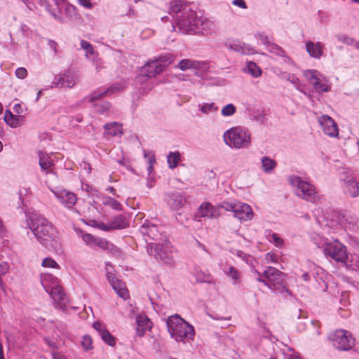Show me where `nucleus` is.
<instances>
[{"label": "nucleus", "instance_id": "obj_3", "mask_svg": "<svg viewBox=\"0 0 359 359\" xmlns=\"http://www.w3.org/2000/svg\"><path fill=\"white\" fill-rule=\"evenodd\" d=\"M166 325L170 336L177 341L191 339L194 336V327L177 314L170 316L166 320Z\"/></svg>", "mask_w": 359, "mask_h": 359}, {"label": "nucleus", "instance_id": "obj_39", "mask_svg": "<svg viewBox=\"0 0 359 359\" xmlns=\"http://www.w3.org/2000/svg\"><path fill=\"white\" fill-rule=\"evenodd\" d=\"M230 48L233 51L241 54H250L252 53V49L244 43H234L231 45Z\"/></svg>", "mask_w": 359, "mask_h": 359}, {"label": "nucleus", "instance_id": "obj_18", "mask_svg": "<svg viewBox=\"0 0 359 359\" xmlns=\"http://www.w3.org/2000/svg\"><path fill=\"white\" fill-rule=\"evenodd\" d=\"M343 189L345 194L352 198L359 196V183L353 177H348L342 180Z\"/></svg>", "mask_w": 359, "mask_h": 359}, {"label": "nucleus", "instance_id": "obj_26", "mask_svg": "<svg viewBox=\"0 0 359 359\" xmlns=\"http://www.w3.org/2000/svg\"><path fill=\"white\" fill-rule=\"evenodd\" d=\"M306 51L309 55L314 58H320L323 55V45L320 43H313L312 41H308L306 43Z\"/></svg>", "mask_w": 359, "mask_h": 359}, {"label": "nucleus", "instance_id": "obj_28", "mask_svg": "<svg viewBox=\"0 0 359 359\" xmlns=\"http://www.w3.org/2000/svg\"><path fill=\"white\" fill-rule=\"evenodd\" d=\"M141 231L153 240H158L161 236L158 227L155 224L145 223L141 226Z\"/></svg>", "mask_w": 359, "mask_h": 359}, {"label": "nucleus", "instance_id": "obj_45", "mask_svg": "<svg viewBox=\"0 0 359 359\" xmlns=\"http://www.w3.org/2000/svg\"><path fill=\"white\" fill-rule=\"evenodd\" d=\"M200 110L205 114H209L210 112H215L218 110V107H217L214 102L212 103H204L201 107Z\"/></svg>", "mask_w": 359, "mask_h": 359}, {"label": "nucleus", "instance_id": "obj_30", "mask_svg": "<svg viewBox=\"0 0 359 359\" xmlns=\"http://www.w3.org/2000/svg\"><path fill=\"white\" fill-rule=\"evenodd\" d=\"M23 117L19 115L13 114L9 110L5 112L4 121L12 128H18L22 125Z\"/></svg>", "mask_w": 359, "mask_h": 359}, {"label": "nucleus", "instance_id": "obj_42", "mask_svg": "<svg viewBox=\"0 0 359 359\" xmlns=\"http://www.w3.org/2000/svg\"><path fill=\"white\" fill-rule=\"evenodd\" d=\"M196 279L198 283H207L211 284L213 283V278L208 273H205L202 271H197L196 273Z\"/></svg>", "mask_w": 359, "mask_h": 359}, {"label": "nucleus", "instance_id": "obj_7", "mask_svg": "<svg viewBox=\"0 0 359 359\" xmlns=\"http://www.w3.org/2000/svg\"><path fill=\"white\" fill-rule=\"evenodd\" d=\"M170 63L171 58L169 55L160 57L156 60L147 62L140 69V74L137 77L138 81L142 82L147 77H154L162 72Z\"/></svg>", "mask_w": 359, "mask_h": 359}, {"label": "nucleus", "instance_id": "obj_25", "mask_svg": "<svg viewBox=\"0 0 359 359\" xmlns=\"http://www.w3.org/2000/svg\"><path fill=\"white\" fill-rule=\"evenodd\" d=\"M205 63L197 60H192L190 59H183L177 65V67L182 71H185L189 69H200L203 68Z\"/></svg>", "mask_w": 359, "mask_h": 359}, {"label": "nucleus", "instance_id": "obj_9", "mask_svg": "<svg viewBox=\"0 0 359 359\" xmlns=\"http://www.w3.org/2000/svg\"><path fill=\"white\" fill-rule=\"evenodd\" d=\"M333 346L340 351H348L355 346V339L351 334L344 330H337L330 335Z\"/></svg>", "mask_w": 359, "mask_h": 359}, {"label": "nucleus", "instance_id": "obj_6", "mask_svg": "<svg viewBox=\"0 0 359 359\" xmlns=\"http://www.w3.org/2000/svg\"><path fill=\"white\" fill-rule=\"evenodd\" d=\"M263 276L267 279V287L278 293L285 292L288 296L292 294L284 283L285 274L272 266H267L263 272Z\"/></svg>", "mask_w": 359, "mask_h": 359}, {"label": "nucleus", "instance_id": "obj_48", "mask_svg": "<svg viewBox=\"0 0 359 359\" xmlns=\"http://www.w3.org/2000/svg\"><path fill=\"white\" fill-rule=\"evenodd\" d=\"M269 50L270 52L281 57L285 56V50L279 46L275 43L269 44Z\"/></svg>", "mask_w": 359, "mask_h": 359}, {"label": "nucleus", "instance_id": "obj_20", "mask_svg": "<svg viewBox=\"0 0 359 359\" xmlns=\"http://www.w3.org/2000/svg\"><path fill=\"white\" fill-rule=\"evenodd\" d=\"M196 28L194 34H209L215 32L217 29L216 25L212 21L203 18H198Z\"/></svg>", "mask_w": 359, "mask_h": 359}, {"label": "nucleus", "instance_id": "obj_64", "mask_svg": "<svg viewBox=\"0 0 359 359\" xmlns=\"http://www.w3.org/2000/svg\"><path fill=\"white\" fill-rule=\"evenodd\" d=\"M53 359H67L63 355L58 352H53Z\"/></svg>", "mask_w": 359, "mask_h": 359}, {"label": "nucleus", "instance_id": "obj_52", "mask_svg": "<svg viewBox=\"0 0 359 359\" xmlns=\"http://www.w3.org/2000/svg\"><path fill=\"white\" fill-rule=\"evenodd\" d=\"M287 80L289 81L291 83L294 84L297 90H301L302 85L300 83L299 79L294 74H289Z\"/></svg>", "mask_w": 359, "mask_h": 359}, {"label": "nucleus", "instance_id": "obj_10", "mask_svg": "<svg viewBox=\"0 0 359 359\" xmlns=\"http://www.w3.org/2000/svg\"><path fill=\"white\" fill-rule=\"evenodd\" d=\"M304 76L313 86V89L318 93L328 92L331 89V83L317 70L311 69L304 72Z\"/></svg>", "mask_w": 359, "mask_h": 359}, {"label": "nucleus", "instance_id": "obj_60", "mask_svg": "<svg viewBox=\"0 0 359 359\" xmlns=\"http://www.w3.org/2000/svg\"><path fill=\"white\" fill-rule=\"evenodd\" d=\"M93 327L99 332V334L102 333V331H104L106 330L104 326L98 322L93 323Z\"/></svg>", "mask_w": 359, "mask_h": 359}, {"label": "nucleus", "instance_id": "obj_32", "mask_svg": "<svg viewBox=\"0 0 359 359\" xmlns=\"http://www.w3.org/2000/svg\"><path fill=\"white\" fill-rule=\"evenodd\" d=\"M224 272L226 276L233 280V283L237 284L241 281V273L233 266H226L224 269Z\"/></svg>", "mask_w": 359, "mask_h": 359}, {"label": "nucleus", "instance_id": "obj_21", "mask_svg": "<svg viewBox=\"0 0 359 359\" xmlns=\"http://www.w3.org/2000/svg\"><path fill=\"white\" fill-rule=\"evenodd\" d=\"M57 6L59 12L64 13L69 20L76 21L79 20V13H77L76 7L73 5L62 1L57 3Z\"/></svg>", "mask_w": 359, "mask_h": 359}, {"label": "nucleus", "instance_id": "obj_35", "mask_svg": "<svg viewBox=\"0 0 359 359\" xmlns=\"http://www.w3.org/2000/svg\"><path fill=\"white\" fill-rule=\"evenodd\" d=\"M181 159V154L179 151L170 152L167 157L168 166L171 169L175 168Z\"/></svg>", "mask_w": 359, "mask_h": 359}, {"label": "nucleus", "instance_id": "obj_57", "mask_svg": "<svg viewBox=\"0 0 359 359\" xmlns=\"http://www.w3.org/2000/svg\"><path fill=\"white\" fill-rule=\"evenodd\" d=\"M47 10L48 11V12L51 14V15L57 20H58L59 22H64V19L60 16L59 15H57L55 11L53 10H51L50 9V5H48L47 7H46Z\"/></svg>", "mask_w": 359, "mask_h": 359}, {"label": "nucleus", "instance_id": "obj_4", "mask_svg": "<svg viewBox=\"0 0 359 359\" xmlns=\"http://www.w3.org/2000/svg\"><path fill=\"white\" fill-rule=\"evenodd\" d=\"M226 144L236 149L248 148L251 144V136L248 131L241 127H233L223 135Z\"/></svg>", "mask_w": 359, "mask_h": 359}, {"label": "nucleus", "instance_id": "obj_63", "mask_svg": "<svg viewBox=\"0 0 359 359\" xmlns=\"http://www.w3.org/2000/svg\"><path fill=\"white\" fill-rule=\"evenodd\" d=\"M79 4L82 5L83 6L90 8L92 7V4L90 2V0H78Z\"/></svg>", "mask_w": 359, "mask_h": 359}, {"label": "nucleus", "instance_id": "obj_44", "mask_svg": "<svg viewBox=\"0 0 359 359\" xmlns=\"http://www.w3.org/2000/svg\"><path fill=\"white\" fill-rule=\"evenodd\" d=\"M110 107L109 102L107 101H100L99 103H94L95 111L98 114H103L107 111Z\"/></svg>", "mask_w": 359, "mask_h": 359}, {"label": "nucleus", "instance_id": "obj_47", "mask_svg": "<svg viewBox=\"0 0 359 359\" xmlns=\"http://www.w3.org/2000/svg\"><path fill=\"white\" fill-rule=\"evenodd\" d=\"M236 111V107L233 104H228L222 108L221 114L223 116H230L233 115Z\"/></svg>", "mask_w": 359, "mask_h": 359}, {"label": "nucleus", "instance_id": "obj_54", "mask_svg": "<svg viewBox=\"0 0 359 359\" xmlns=\"http://www.w3.org/2000/svg\"><path fill=\"white\" fill-rule=\"evenodd\" d=\"M338 39L341 42L347 45H353L355 43V40L353 38H351L346 35L339 36Z\"/></svg>", "mask_w": 359, "mask_h": 359}, {"label": "nucleus", "instance_id": "obj_34", "mask_svg": "<svg viewBox=\"0 0 359 359\" xmlns=\"http://www.w3.org/2000/svg\"><path fill=\"white\" fill-rule=\"evenodd\" d=\"M39 165L43 170H48L53 165V161L50 157L45 153L39 152Z\"/></svg>", "mask_w": 359, "mask_h": 359}, {"label": "nucleus", "instance_id": "obj_36", "mask_svg": "<svg viewBox=\"0 0 359 359\" xmlns=\"http://www.w3.org/2000/svg\"><path fill=\"white\" fill-rule=\"evenodd\" d=\"M262 166L266 173H270L276 166V162L268 156L262 158Z\"/></svg>", "mask_w": 359, "mask_h": 359}, {"label": "nucleus", "instance_id": "obj_27", "mask_svg": "<svg viewBox=\"0 0 359 359\" xmlns=\"http://www.w3.org/2000/svg\"><path fill=\"white\" fill-rule=\"evenodd\" d=\"M111 230L123 229L129 226V222L127 217L123 215H116L109 221Z\"/></svg>", "mask_w": 359, "mask_h": 359}, {"label": "nucleus", "instance_id": "obj_40", "mask_svg": "<svg viewBox=\"0 0 359 359\" xmlns=\"http://www.w3.org/2000/svg\"><path fill=\"white\" fill-rule=\"evenodd\" d=\"M103 204L104 205L110 206L112 209L116 210H122V205L117 200L111 197L104 198Z\"/></svg>", "mask_w": 359, "mask_h": 359}, {"label": "nucleus", "instance_id": "obj_49", "mask_svg": "<svg viewBox=\"0 0 359 359\" xmlns=\"http://www.w3.org/2000/svg\"><path fill=\"white\" fill-rule=\"evenodd\" d=\"M235 205L236 202L222 201L217 205V208L218 210L219 208H223L227 211L233 212Z\"/></svg>", "mask_w": 359, "mask_h": 359}, {"label": "nucleus", "instance_id": "obj_58", "mask_svg": "<svg viewBox=\"0 0 359 359\" xmlns=\"http://www.w3.org/2000/svg\"><path fill=\"white\" fill-rule=\"evenodd\" d=\"M97 227L104 231H111V226L109 222L108 223L100 222L97 224Z\"/></svg>", "mask_w": 359, "mask_h": 359}, {"label": "nucleus", "instance_id": "obj_33", "mask_svg": "<svg viewBox=\"0 0 359 359\" xmlns=\"http://www.w3.org/2000/svg\"><path fill=\"white\" fill-rule=\"evenodd\" d=\"M244 72L250 74L255 78L259 77L262 73L261 68L252 61L247 62L246 67L244 69Z\"/></svg>", "mask_w": 359, "mask_h": 359}, {"label": "nucleus", "instance_id": "obj_31", "mask_svg": "<svg viewBox=\"0 0 359 359\" xmlns=\"http://www.w3.org/2000/svg\"><path fill=\"white\" fill-rule=\"evenodd\" d=\"M104 128L105 135L114 137L122 134L121 125L117 122L106 123Z\"/></svg>", "mask_w": 359, "mask_h": 359}, {"label": "nucleus", "instance_id": "obj_15", "mask_svg": "<svg viewBox=\"0 0 359 359\" xmlns=\"http://www.w3.org/2000/svg\"><path fill=\"white\" fill-rule=\"evenodd\" d=\"M233 212L234 213V217L240 220H250L253 217V212L251 207L246 203L239 201H236V205Z\"/></svg>", "mask_w": 359, "mask_h": 359}, {"label": "nucleus", "instance_id": "obj_8", "mask_svg": "<svg viewBox=\"0 0 359 359\" xmlns=\"http://www.w3.org/2000/svg\"><path fill=\"white\" fill-rule=\"evenodd\" d=\"M323 252L325 257L337 262L344 263L348 259L346 246L337 240L326 243L323 247Z\"/></svg>", "mask_w": 359, "mask_h": 359}, {"label": "nucleus", "instance_id": "obj_14", "mask_svg": "<svg viewBox=\"0 0 359 359\" xmlns=\"http://www.w3.org/2000/svg\"><path fill=\"white\" fill-rule=\"evenodd\" d=\"M107 276L109 282L116 294L123 299H127L129 297V294L125 283L111 273H107Z\"/></svg>", "mask_w": 359, "mask_h": 359}, {"label": "nucleus", "instance_id": "obj_22", "mask_svg": "<svg viewBox=\"0 0 359 359\" xmlns=\"http://www.w3.org/2000/svg\"><path fill=\"white\" fill-rule=\"evenodd\" d=\"M167 202L174 210L181 208L184 203L185 199L179 191H173L167 194Z\"/></svg>", "mask_w": 359, "mask_h": 359}, {"label": "nucleus", "instance_id": "obj_46", "mask_svg": "<svg viewBox=\"0 0 359 359\" xmlns=\"http://www.w3.org/2000/svg\"><path fill=\"white\" fill-rule=\"evenodd\" d=\"M108 95L106 92V90H97L96 91L93 92L89 97V102L91 103H94L95 101L101 99L102 97Z\"/></svg>", "mask_w": 359, "mask_h": 359}, {"label": "nucleus", "instance_id": "obj_19", "mask_svg": "<svg viewBox=\"0 0 359 359\" xmlns=\"http://www.w3.org/2000/svg\"><path fill=\"white\" fill-rule=\"evenodd\" d=\"M198 215L201 217L216 218L219 216V210L217 206L210 203L203 202L198 208Z\"/></svg>", "mask_w": 359, "mask_h": 359}, {"label": "nucleus", "instance_id": "obj_41", "mask_svg": "<svg viewBox=\"0 0 359 359\" xmlns=\"http://www.w3.org/2000/svg\"><path fill=\"white\" fill-rule=\"evenodd\" d=\"M102 339L108 345L111 346H114L116 344V339L114 336H112L107 330L104 331H102V333L100 334Z\"/></svg>", "mask_w": 359, "mask_h": 359}, {"label": "nucleus", "instance_id": "obj_59", "mask_svg": "<svg viewBox=\"0 0 359 359\" xmlns=\"http://www.w3.org/2000/svg\"><path fill=\"white\" fill-rule=\"evenodd\" d=\"M232 4L241 8L246 9L248 8L244 0H233Z\"/></svg>", "mask_w": 359, "mask_h": 359}, {"label": "nucleus", "instance_id": "obj_16", "mask_svg": "<svg viewBox=\"0 0 359 359\" xmlns=\"http://www.w3.org/2000/svg\"><path fill=\"white\" fill-rule=\"evenodd\" d=\"M57 200L66 208H72L77 201L76 196L67 190H60L58 191H53Z\"/></svg>", "mask_w": 359, "mask_h": 359}, {"label": "nucleus", "instance_id": "obj_13", "mask_svg": "<svg viewBox=\"0 0 359 359\" xmlns=\"http://www.w3.org/2000/svg\"><path fill=\"white\" fill-rule=\"evenodd\" d=\"M76 84V79L74 74L70 70L65 71L62 74L59 75L55 78L53 82V87H67L72 88Z\"/></svg>", "mask_w": 359, "mask_h": 359}, {"label": "nucleus", "instance_id": "obj_61", "mask_svg": "<svg viewBox=\"0 0 359 359\" xmlns=\"http://www.w3.org/2000/svg\"><path fill=\"white\" fill-rule=\"evenodd\" d=\"M266 259L267 260V262H276L277 256L274 254L267 253L266 255Z\"/></svg>", "mask_w": 359, "mask_h": 359}, {"label": "nucleus", "instance_id": "obj_29", "mask_svg": "<svg viewBox=\"0 0 359 359\" xmlns=\"http://www.w3.org/2000/svg\"><path fill=\"white\" fill-rule=\"evenodd\" d=\"M41 283L46 292H49L52 287L58 285L57 278L50 273L41 275Z\"/></svg>", "mask_w": 359, "mask_h": 359}, {"label": "nucleus", "instance_id": "obj_50", "mask_svg": "<svg viewBox=\"0 0 359 359\" xmlns=\"http://www.w3.org/2000/svg\"><path fill=\"white\" fill-rule=\"evenodd\" d=\"M92 342V338L88 335H85L83 337L81 345L86 351H88L93 348Z\"/></svg>", "mask_w": 359, "mask_h": 359}, {"label": "nucleus", "instance_id": "obj_56", "mask_svg": "<svg viewBox=\"0 0 359 359\" xmlns=\"http://www.w3.org/2000/svg\"><path fill=\"white\" fill-rule=\"evenodd\" d=\"M10 266L6 262H0V274L6 275L9 271Z\"/></svg>", "mask_w": 359, "mask_h": 359}, {"label": "nucleus", "instance_id": "obj_17", "mask_svg": "<svg viewBox=\"0 0 359 359\" xmlns=\"http://www.w3.org/2000/svg\"><path fill=\"white\" fill-rule=\"evenodd\" d=\"M148 252L156 259H161L165 264L170 266H175V260L173 257L163 252L161 250L159 245L156 244L155 246L149 245L148 248Z\"/></svg>", "mask_w": 359, "mask_h": 359}, {"label": "nucleus", "instance_id": "obj_37", "mask_svg": "<svg viewBox=\"0 0 359 359\" xmlns=\"http://www.w3.org/2000/svg\"><path fill=\"white\" fill-rule=\"evenodd\" d=\"M266 233V236L269 242L273 243L276 247H282L283 245V239L277 233H273L271 231H267Z\"/></svg>", "mask_w": 359, "mask_h": 359}, {"label": "nucleus", "instance_id": "obj_11", "mask_svg": "<svg viewBox=\"0 0 359 359\" xmlns=\"http://www.w3.org/2000/svg\"><path fill=\"white\" fill-rule=\"evenodd\" d=\"M318 123L325 135L332 137L338 136L337 124L331 117L327 115H322L318 118Z\"/></svg>", "mask_w": 359, "mask_h": 359}, {"label": "nucleus", "instance_id": "obj_23", "mask_svg": "<svg viewBox=\"0 0 359 359\" xmlns=\"http://www.w3.org/2000/svg\"><path fill=\"white\" fill-rule=\"evenodd\" d=\"M136 323V332L140 337H142L147 330H149L152 327V323L146 315L137 316Z\"/></svg>", "mask_w": 359, "mask_h": 359}, {"label": "nucleus", "instance_id": "obj_1", "mask_svg": "<svg viewBox=\"0 0 359 359\" xmlns=\"http://www.w3.org/2000/svg\"><path fill=\"white\" fill-rule=\"evenodd\" d=\"M27 226L45 248L56 253L62 252L59 232L46 218L36 215H32Z\"/></svg>", "mask_w": 359, "mask_h": 359}, {"label": "nucleus", "instance_id": "obj_53", "mask_svg": "<svg viewBox=\"0 0 359 359\" xmlns=\"http://www.w3.org/2000/svg\"><path fill=\"white\" fill-rule=\"evenodd\" d=\"M42 266L43 267H50V268H58L59 267L57 263L54 259H53L50 257H46L43 260Z\"/></svg>", "mask_w": 359, "mask_h": 359}, {"label": "nucleus", "instance_id": "obj_51", "mask_svg": "<svg viewBox=\"0 0 359 359\" xmlns=\"http://www.w3.org/2000/svg\"><path fill=\"white\" fill-rule=\"evenodd\" d=\"M81 46L83 49L86 50V55L94 54L93 46L88 41L82 40L81 41Z\"/></svg>", "mask_w": 359, "mask_h": 359}, {"label": "nucleus", "instance_id": "obj_5", "mask_svg": "<svg viewBox=\"0 0 359 359\" xmlns=\"http://www.w3.org/2000/svg\"><path fill=\"white\" fill-rule=\"evenodd\" d=\"M287 181L299 197L311 203H315L319 199L315 186L309 182L295 175L288 177Z\"/></svg>", "mask_w": 359, "mask_h": 359}, {"label": "nucleus", "instance_id": "obj_55", "mask_svg": "<svg viewBox=\"0 0 359 359\" xmlns=\"http://www.w3.org/2000/svg\"><path fill=\"white\" fill-rule=\"evenodd\" d=\"M15 76L18 79H23L27 76V71L24 67H19L15 70Z\"/></svg>", "mask_w": 359, "mask_h": 359}, {"label": "nucleus", "instance_id": "obj_12", "mask_svg": "<svg viewBox=\"0 0 359 359\" xmlns=\"http://www.w3.org/2000/svg\"><path fill=\"white\" fill-rule=\"evenodd\" d=\"M50 294L51 297L55 301L56 306L57 309H61L62 311L66 310L67 304L68 302V299L65 294L63 289L59 285H55L50 289L49 292H47Z\"/></svg>", "mask_w": 359, "mask_h": 359}, {"label": "nucleus", "instance_id": "obj_38", "mask_svg": "<svg viewBox=\"0 0 359 359\" xmlns=\"http://www.w3.org/2000/svg\"><path fill=\"white\" fill-rule=\"evenodd\" d=\"M103 250H107L109 253L116 257L121 258L123 257V253L121 249L108 241L107 245Z\"/></svg>", "mask_w": 359, "mask_h": 359}, {"label": "nucleus", "instance_id": "obj_2", "mask_svg": "<svg viewBox=\"0 0 359 359\" xmlns=\"http://www.w3.org/2000/svg\"><path fill=\"white\" fill-rule=\"evenodd\" d=\"M169 15L171 16L172 27L174 31L186 34H194L197 29L198 17L189 6L180 1L170 2Z\"/></svg>", "mask_w": 359, "mask_h": 359}, {"label": "nucleus", "instance_id": "obj_43", "mask_svg": "<svg viewBox=\"0 0 359 359\" xmlns=\"http://www.w3.org/2000/svg\"><path fill=\"white\" fill-rule=\"evenodd\" d=\"M125 82H120L112 84L105 90L108 95H111L121 91L125 88Z\"/></svg>", "mask_w": 359, "mask_h": 359}, {"label": "nucleus", "instance_id": "obj_62", "mask_svg": "<svg viewBox=\"0 0 359 359\" xmlns=\"http://www.w3.org/2000/svg\"><path fill=\"white\" fill-rule=\"evenodd\" d=\"M44 341L48 345V346L53 349H57V346L56 343H55L53 341L50 340L48 338H45Z\"/></svg>", "mask_w": 359, "mask_h": 359}, {"label": "nucleus", "instance_id": "obj_24", "mask_svg": "<svg viewBox=\"0 0 359 359\" xmlns=\"http://www.w3.org/2000/svg\"><path fill=\"white\" fill-rule=\"evenodd\" d=\"M82 238L86 245H95L101 249H104L107 244V240L106 238L95 236L88 233H83Z\"/></svg>", "mask_w": 359, "mask_h": 359}]
</instances>
